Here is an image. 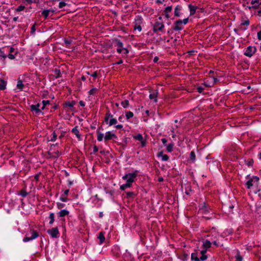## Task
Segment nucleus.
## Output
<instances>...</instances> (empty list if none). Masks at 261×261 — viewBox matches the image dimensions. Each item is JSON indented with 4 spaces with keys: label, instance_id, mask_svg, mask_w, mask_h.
I'll return each instance as SVG.
<instances>
[{
    "label": "nucleus",
    "instance_id": "nucleus-40",
    "mask_svg": "<svg viewBox=\"0 0 261 261\" xmlns=\"http://www.w3.org/2000/svg\"><path fill=\"white\" fill-rule=\"evenodd\" d=\"M74 103H75V102L72 101V102H66L65 105L66 106H67L70 108H72L73 107Z\"/></svg>",
    "mask_w": 261,
    "mask_h": 261
},
{
    "label": "nucleus",
    "instance_id": "nucleus-63",
    "mask_svg": "<svg viewBox=\"0 0 261 261\" xmlns=\"http://www.w3.org/2000/svg\"><path fill=\"white\" fill-rule=\"evenodd\" d=\"M98 150V147L96 146H94L93 147V151L97 152Z\"/></svg>",
    "mask_w": 261,
    "mask_h": 261
},
{
    "label": "nucleus",
    "instance_id": "nucleus-54",
    "mask_svg": "<svg viewBox=\"0 0 261 261\" xmlns=\"http://www.w3.org/2000/svg\"><path fill=\"white\" fill-rule=\"evenodd\" d=\"M253 163V160H249V161L247 162V165H248V166H252Z\"/></svg>",
    "mask_w": 261,
    "mask_h": 261
},
{
    "label": "nucleus",
    "instance_id": "nucleus-3",
    "mask_svg": "<svg viewBox=\"0 0 261 261\" xmlns=\"http://www.w3.org/2000/svg\"><path fill=\"white\" fill-rule=\"evenodd\" d=\"M248 180L246 183V186L248 189H250L252 186L257 187L259 185V178L257 176H247Z\"/></svg>",
    "mask_w": 261,
    "mask_h": 261
},
{
    "label": "nucleus",
    "instance_id": "nucleus-13",
    "mask_svg": "<svg viewBox=\"0 0 261 261\" xmlns=\"http://www.w3.org/2000/svg\"><path fill=\"white\" fill-rule=\"evenodd\" d=\"M116 45L117 46V51L118 53L121 54L122 53L123 44V43L119 40H116Z\"/></svg>",
    "mask_w": 261,
    "mask_h": 261
},
{
    "label": "nucleus",
    "instance_id": "nucleus-11",
    "mask_svg": "<svg viewBox=\"0 0 261 261\" xmlns=\"http://www.w3.org/2000/svg\"><path fill=\"white\" fill-rule=\"evenodd\" d=\"M134 139L141 142V146L145 147L146 145V140L143 139V137L141 134H138L133 137Z\"/></svg>",
    "mask_w": 261,
    "mask_h": 261
},
{
    "label": "nucleus",
    "instance_id": "nucleus-53",
    "mask_svg": "<svg viewBox=\"0 0 261 261\" xmlns=\"http://www.w3.org/2000/svg\"><path fill=\"white\" fill-rule=\"evenodd\" d=\"M134 195V192H128L126 193V195L127 197H130Z\"/></svg>",
    "mask_w": 261,
    "mask_h": 261
},
{
    "label": "nucleus",
    "instance_id": "nucleus-33",
    "mask_svg": "<svg viewBox=\"0 0 261 261\" xmlns=\"http://www.w3.org/2000/svg\"><path fill=\"white\" fill-rule=\"evenodd\" d=\"M98 91V89L96 88H92L89 91V95H95Z\"/></svg>",
    "mask_w": 261,
    "mask_h": 261
},
{
    "label": "nucleus",
    "instance_id": "nucleus-32",
    "mask_svg": "<svg viewBox=\"0 0 261 261\" xmlns=\"http://www.w3.org/2000/svg\"><path fill=\"white\" fill-rule=\"evenodd\" d=\"M97 140L98 141H102L103 138V134L100 132L99 131H97Z\"/></svg>",
    "mask_w": 261,
    "mask_h": 261
},
{
    "label": "nucleus",
    "instance_id": "nucleus-28",
    "mask_svg": "<svg viewBox=\"0 0 261 261\" xmlns=\"http://www.w3.org/2000/svg\"><path fill=\"white\" fill-rule=\"evenodd\" d=\"M24 87V85L22 83V81L18 80L17 83V88L20 90H22Z\"/></svg>",
    "mask_w": 261,
    "mask_h": 261
},
{
    "label": "nucleus",
    "instance_id": "nucleus-62",
    "mask_svg": "<svg viewBox=\"0 0 261 261\" xmlns=\"http://www.w3.org/2000/svg\"><path fill=\"white\" fill-rule=\"evenodd\" d=\"M257 38L259 40H261V32H258L257 33Z\"/></svg>",
    "mask_w": 261,
    "mask_h": 261
},
{
    "label": "nucleus",
    "instance_id": "nucleus-38",
    "mask_svg": "<svg viewBox=\"0 0 261 261\" xmlns=\"http://www.w3.org/2000/svg\"><path fill=\"white\" fill-rule=\"evenodd\" d=\"M173 144H169L167 145V150L169 152H172L173 150Z\"/></svg>",
    "mask_w": 261,
    "mask_h": 261
},
{
    "label": "nucleus",
    "instance_id": "nucleus-64",
    "mask_svg": "<svg viewBox=\"0 0 261 261\" xmlns=\"http://www.w3.org/2000/svg\"><path fill=\"white\" fill-rule=\"evenodd\" d=\"M123 115H121L118 118V120L119 121H120V122H123Z\"/></svg>",
    "mask_w": 261,
    "mask_h": 261
},
{
    "label": "nucleus",
    "instance_id": "nucleus-45",
    "mask_svg": "<svg viewBox=\"0 0 261 261\" xmlns=\"http://www.w3.org/2000/svg\"><path fill=\"white\" fill-rule=\"evenodd\" d=\"M66 5V4L65 2H61L59 3V8H62L63 7L65 6Z\"/></svg>",
    "mask_w": 261,
    "mask_h": 261
},
{
    "label": "nucleus",
    "instance_id": "nucleus-22",
    "mask_svg": "<svg viewBox=\"0 0 261 261\" xmlns=\"http://www.w3.org/2000/svg\"><path fill=\"white\" fill-rule=\"evenodd\" d=\"M188 7L190 9V15H194L196 11L197 7L195 6H193L192 5H189Z\"/></svg>",
    "mask_w": 261,
    "mask_h": 261
},
{
    "label": "nucleus",
    "instance_id": "nucleus-6",
    "mask_svg": "<svg viewBox=\"0 0 261 261\" xmlns=\"http://www.w3.org/2000/svg\"><path fill=\"white\" fill-rule=\"evenodd\" d=\"M206 250H201L200 251L201 256L198 257V252L192 253L191 254V259L195 261H204L207 258V256L205 254Z\"/></svg>",
    "mask_w": 261,
    "mask_h": 261
},
{
    "label": "nucleus",
    "instance_id": "nucleus-31",
    "mask_svg": "<svg viewBox=\"0 0 261 261\" xmlns=\"http://www.w3.org/2000/svg\"><path fill=\"white\" fill-rule=\"evenodd\" d=\"M129 101L127 99H125V100L121 101V106L124 108H126L127 107H128L129 106Z\"/></svg>",
    "mask_w": 261,
    "mask_h": 261
},
{
    "label": "nucleus",
    "instance_id": "nucleus-8",
    "mask_svg": "<svg viewBox=\"0 0 261 261\" xmlns=\"http://www.w3.org/2000/svg\"><path fill=\"white\" fill-rule=\"evenodd\" d=\"M47 233L53 238H58L60 236V232L58 227H54L48 229Z\"/></svg>",
    "mask_w": 261,
    "mask_h": 261
},
{
    "label": "nucleus",
    "instance_id": "nucleus-15",
    "mask_svg": "<svg viewBox=\"0 0 261 261\" xmlns=\"http://www.w3.org/2000/svg\"><path fill=\"white\" fill-rule=\"evenodd\" d=\"M202 244V246L204 248L203 250H206V252L207 251V249L210 248L211 246L212 243L210 241L208 240H206L205 241H203Z\"/></svg>",
    "mask_w": 261,
    "mask_h": 261
},
{
    "label": "nucleus",
    "instance_id": "nucleus-57",
    "mask_svg": "<svg viewBox=\"0 0 261 261\" xmlns=\"http://www.w3.org/2000/svg\"><path fill=\"white\" fill-rule=\"evenodd\" d=\"M8 58L11 60L14 59L15 58V56L12 54H9L8 55Z\"/></svg>",
    "mask_w": 261,
    "mask_h": 261
},
{
    "label": "nucleus",
    "instance_id": "nucleus-44",
    "mask_svg": "<svg viewBox=\"0 0 261 261\" xmlns=\"http://www.w3.org/2000/svg\"><path fill=\"white\" fill-rule=\"evenodd\" d=\"M236 260L237 261H242L243 257L240 254H237V255L236 256Z\"/></svg>",
    "mask_w": 261,
    "mask_h": 261
},
{
    "label": "nucleus",
    "instance_id": "nucleus-27",
    "mask_svg": "<svg viewBox=\"0 0 261 261\" xmlns=\"http://www.w3.org/2000/svg\"><path fill=\"white\" fill-rule=\"evenodd\" d=\"M49 218L50 219L49 224H53L55 221V214L53 213H50Z\"/></svg>",
    "mask_w": 261,
    "mask_h": 261
},
{
    "label": "nucleus",
    "instance_id": "nucleus-36",
    "mask_svg": "<svg viewBox=\"0 0 261 261\" xmlns=\"http://www.w3.org/2000/svg\"><path fill=\"white\" fill-rule=\"evenodd\" d=\"M42 103V107H41V110H44L47 105H48L50 104V101L48 100H43Z\"/></svg>",
    "mask_w": 261,
    "mask_h": 261
},
{
    "label": "nucleus",
    "instance_id": "nucleus-43",
    "mask_svg": "<svg viewBox=\"0 0 261 261\" xmlns=\"http://www.w3.org/2000/svg\"><path fill=\"white\" fill-rule=\"evenodd\" d=\"M40 175L41 173L39 172L34 176V179L36 180V181H39Z\"/></svg>",
    "mask_w": 261,
    "mask_h": 261
},
{
    "label": "nucleus",
    "instance_id": "nucleus-24",
    "mask_svg": "<svg viewBox=\"0 0 261 261\" xmlns=\"http://www.w3.org/2000/svg\"><path fill=\"white\" fill-rule=\"evenodd\" d=\"M50 12L54 13V11L51 10H45L42 11V15L44 17L45 19H46L47 17L49 16V13Z\"/></svg>",
    "mask_w": 261,
    "mask_h": 261
},
{
    "label": "nucleus",
    "instance_id": "nucleus-21",
    "mask_svg": "<svg viewBox=\"0 0 261 261\" xmlns=\"http://www.w3.org/2000/svg\"><path fill=\"white\" fill-rule=\"evenodd\" d=\"M181 10V7L179 5H177L174 9V15L176 17H179L180 16Z\"/></svg>",
    "mask_w": 261,
    "mask_h": 261
},
{
    "label": "nucleus",
    "instance_id": "nucleus-49",
    "mask_svg": "<svg viewBox=\"0 0 261 261\" xmlns=\"http://www.w3.org/2000/svg\"><path fill=\"white\" fill-rule=\"evenodd\" d=\"M35 26H36V23H34L32 25V28H31V33H34L35 32V31H36Z\"/></svg>",
    "mask_w": 261,
    "mask_h": 261
},
{
    "label": "nucleus",
    "instance_id": "nucleus-12",
    "mask_svg": "<svg viewBox=\"0 0 261 261\" xmlns=\"http://www.w3.org/2000/svg\"><path fill=\"white\" fill-rule=\"evenodd\" d=\"M117 137L116 135L114 133H112L111 132H107L106 133L104 139L105 141H108L111 140L113 138H116Z\"/></svg>",
    "mask_w": 261,
    "mask_h": 261
},
{
    "label": "nucleus",
    "instance_id": "nucleus-51",
    "mask_svg": "<svg viewBox=\"0 0 261 261\" xmlns=\"http://www.w3.org/2000/svg\"><path fill=\"white\" fill-rule=\"evenodd\" d=\"M91 75L93 77H97L98 76V73L97 71L94 72L92 74H91Z\"/></svg>",
    "mask_w": 261,
    "mask_h": 261
},
{
    "label": "nucleus",
    "instance_id": "nucleus-25",
    "mask_svg": "<svg viewBox=\"0 0 261 261\" xmlns=\"http://www.w3.org/2000/svg\"><path fill=\"white\" fill-rule=\"evenodd\" d=\"M54 72V76L55 77V78L57 79L61 76V72L60 70L58 68H55L53 70Z\"/></svg>",
    "mask_w": 261,
    "mask_h": 261
},
{
    "label": "nucleus",
    "instance_id": "nucleus-61",
    "mask_svg": "<svg viewBox=\"0 0 261 261\" xmlns=\"http://www.w3.org/2000/svg\"><path fill=\"white\" fill-rule=\"evenodd\" d=\"M73 181L68 180V185L69 187H71L73 185Z\"/></svg>",
    "mask_w": 261,
    "mask_h": 261
},
{
    "label": "nucleus",
    "instance_id": "nucleus-10",
    "mask_svg": "<svg viewBox=\"0 0 261 261\" xmlns=\"http://www.w3.org/2000/svg\"><path fill=\"white\" fill-rule=\"evenodd\" d=\"M256 48L255 46H249L247 47L244 55L248 57H251L256 52Z\"/></svg>",
    "mask_w": 261,
    "mask_h": 261
},
{
    "label": "nucleus",
    "instance_id": "nucleus-56",
    "mask_svg": "<svg viewBox=\"0 0 261 261\" xmlns=\"http://www.w3.org/2000/svg\"><path fill=\"white\" fill-rule=\"evenodd\" d=\"M69 192V189H67L64 191V193H63L65 196H68Z\"/></svg>",
    "mask_w": 261,
    "mask_h": 261
},
{
    "label": "nucleus",
    "instance_id": "nucleus-7",
    "mask_svg": "<svg viewBox=\"0 0 261 261\" xmlns=\"http://www.w3.org/2000/svg\"><path fill=\"white\" fill-rule=\"evenodd\" d=\"M40 105L37 103L35 105H32L30 106V109L32 112L36 116H39L40 115H43L44 113L42 112L41 108L40 109Z\"/></svg>",
    "mask_w": 261,
    "mask_h": 261
},
{
    "label": "nucleus",
    "instance_id": "nucleus-37",
    "mask_svg": "<svg viewBox=\"0 0 261 261\" xmlns=\"http://www.w3.org/2000/svg\"><path fill=\"white\" fill-rule=\"evenodd\" d=\"M190 158L193 162L195 161L196 159V155L195 152L193 151H192L190 152Z\"/></svg>",
    "mask_w": 261,
    "mask_h": 261
},
{
    "label": "nucleus",
    "instance_id": "nucleus-60",
    "mask_svg": "<svg viewBox=\"0 0 261 261\" xmlns=\"http://www.w3.org/2000/svg\"><path fill=\"white\" fill-rule=\"evenodd\" d=\"M162 143L164 144V145H166L167 142V140H166V139L165 138H162Z\"/></svg>",
    "mask_w": 261,
    "mask_h": 261
},
{
    "label": "nucleus",
    "instance_id": "nucleus-26",
    "mask_svg": "<svg viewBox=\"0 0 261 261\" xmlns=\"http://www.w3.org/2000/svg\"><path fill=\"white\" fill-rule=\"evenodd\" d=\"M158 156L162 157V160L163 161H167L169 159V156L167 154H164L162 152H160L158 154Z\"/></svg>",
    "mask_w": 261,
    "mask_h": 261
},
{
    "label": "nucleus",
    "instance_id": "nucleus-4",
    "mask_svg": "<svg viewBox=\"0 0 261 261\" xmlns=\"http://www.w3.org/2000/svg\"><path fill=\"white\" fill-rule=\"evenodd\" d=\"M189 18H185L183 20L179 19L174 22L172 29L174 31H178L184 29V25L188 23Z\"/></svg>",
    "mask_w": 261,
    "mask_h": 261
},
{
    "label": "nucleus",
    "instance_id": "nucleus-59",
    "mask_svg": "<svg viewBox=\"0 0 261 261\" xmlns=\"http://www.w3.org/2000/svg\"><path fill=\"white\" fill-rule=\"evenodd\" d=\"M79 103L80 105L82 107H84L85 106V103L84 101H82V100H81L80 102H79Z\"/></svg>",
    "mask_w": 261,
    "mask_h": 261
},
{
    "label": "nucleus",
    "instance_id": "nucleus-42",
    "mask_svg": "<svg viewBox=\"0 0 261 261\" xmlns=\"http://www.w3.org/2000/svg\"><path fill=\"white\" fill-rule=\"evenodd\" d=\"M57 206L58 209H62L65 206V204L60 202H57Z\"/></svg>",
    "mask_w": 261,
    "mask_h": 261
},
{
    "label": "nucleus",
    "instance_id": "nucleus-46",
    "mask_svg": "<svg viewBox=\"0 0 261 261\" xmlns=\"http://www.w3.org/2000/svg\"><path fill=\"white\" fill-rule=\"evenodd\" d=\"M60 200L62 202H67L68 201L69 199H68L67 197H60Z\"/></svg>",
    "mask_w": 261,
    "mask_h": 261
},
{
    "label": "nucleus",
    "instance_id": "nucleus-35",
    "mask_svg": "<svg viewBox=\"0 0 261 261\" xmlns=\"http://www.w3.org/2000/svg\"><path fill=\"white\" fill-rule=\"evenodd\" d=\"M18 194L21 195L22 197H25L28 193L25 190H21L19 191Z\"/></svg>",
    "mask_w": 261,
    "mask_h": 261
},
{
    "label": "nucleus",
    "instance_id": "nucleus-9",
    "mask_svg": "<svg viewBox=\"0 0 261 261\" xmlns=\"http://www.w3.org/2000/svg\"><path fill=\"white\" fill-rule=\"evenodd\" d=\"M31 236L29 237V234H27L23 238V241L24 242L33 240L37 238L39 236V234L36 230H32L31 231Z\"/></svg>",
    "mask_w": 261,
    "mask_h": 261
},
{
    "label": "nucleus",
    "instance_id": "nucleus-52",
    "mask_svg": "<svg viewBox=\"0 0 261 261\" xmlns=\"http://www.w3.org/2000/svg\"><path fill=\"white\" fill-rule=\"evenodd\" d=\"M128 52H129V51H128V50L127 48H124L123 49L122 53H123V54H124L125 55H127L128 53Z\"/></svg>",
    "mask_w": 261,
    "mask_h": 261
},
{
    "label": "nucleus",
    "instance_id": "nucleus-14",
    "mask_svg": "<svg viewBox=\"0 0 261 261\" xmlns=\"http://www.w3.org/2000/svg\"><path fill=\"white\" fill-rule=\"evenodd\" d=\"M149 97L150 99H152L154 100V102H156L158 101V92L153 91H150V94Z\"/></svg>",
    "mask_w": 261,
    "mask_h": 261
},
{
    "label": "nucleus",
    "instance_id": "nucleus-30",
    "mask_svg": "<svg viewBox=\"0 0 261 261\" xmlns=\"http://www.w3.org/2000/svg\"><path fill=\"white\" fill-rule=\"evenodd\" d=\"M251 4L253 5V7H256L257 6L261 5V0H252Z\"/></svg>",
    "mask_w": 261,
    "mask_h": 261
},
{
    "label": "nucleus",
    "instance_id": "nucleus-41",
    "mask_svg": "<svg viewBox=\"0 0 261 261\" xmlns=\"http://www.w3.org/2000/svg\"><path fill=\"white\" fill-rule=\"evenodd\" d=\"M25 8V7L22 5H20L16 9V11L17 12H20L21 11H23Z\"/></svg>",
    "mask_w": 261,
    "mask_h": 261
},
{
    "label": "nucleus",
    "instance_id": "nucleus-48",
    "mask_svg": "<svg viewBox=\"0 0 261 261\" xmlns=\"http://www.w3.org/2000/svg\"><path fill=\"white\" fill-rule=\"evenodd\" d=\"M241 30H242V27H240L238 29H234V31L237 33L238 34H240L239 33V32L241 31Z\"/></svg>",
    "mask_w": 261,
    "mask_h": 261
},
{
    "label": "nucleus",
    "instance_id": "nucleus-16",
    "mask_svg": "<svg viewBox=\"0 0 261 261\" xmlns=\"http://www.w3.org/2000/svg\"><path fill=\"white\" fill-rule=\"evenodd\" d=\"M69 214V212L68 210L64 209V210H62L60 212H59L57 213V215L59 217L62 218L68 215Z\"/></svg>",
    "mask_w": 261,
    "mask_h": 261
},
{
    "label": "nucleus",
    "instance_id": "nucleus-2",
    "mask_svg": "<svg viewBox=\"0 0 261 261\" xmlns=\"http://www.w3.org/2000/svg\"><path fill=\"white\" fill-rule=\"evenodd\" d=\"M164 28L165 25L163 18L161 16H160L155 20L154 23L153 25V31L154 33H157L159 31L165 33Z\"/></svg>",
    "mask_w": 261,
    "mask_h": 261
},
{
    "label": "nucleus",
    "instance_id": "nucleus-55",
    "mask_svg": "<svg viewBox=\"0 0 261 261\" xmlns=\"http://www.w3.org/2000/svg\"><path fill=\"white\" fill-rule=\"evenodd\" d=\"M115 127L117 129H122L123 128V125L122 124H117L115 125Z\"/></svg>",
    "mask_w": 261,
    "mask_h": 261
},
{
    "label": "nucleus",
    "instance_id": "nucleus-39",
    "mask_svg": "<svg viewBox=\"0 0 261 261\" xmlns=\"http://www.w3.org/2000/svg\"><path fill=\"white\" fill-rule=\"evenodd\" d=\"M57 135L55 132H54L52 134V138L50 139V141L54 142L57 140Z\"/></svg>",
    "mask_w": 261,
    "mask_h": 261
},
{
    "label": "nucleus",
    "instance_id": "nucleus-34",
    "mask_svg": "<svg viewBox=\"0 0 261 261\" xmlns=\"http://www.w3.org/2000/svg\"><path fill=\"white\" fill-rule=\"evenodd\" d=\"M125 116L127 119H129L134 116V113L131 111L126 112L125 113Z\"/></svg>",
    "mask_w": 261,
    "mask_h": 261
},
{
    "label": "nucleus",
    "instance_id": "nucleus-20",
    "mask_svg": "<svg viewBox=\"0 0 261 261\" xmlns=\"http://www.w3.org/2000/svg\"><path fill=\"white\" fill-rule=\"evenodd\" d=\"M136 23L134 26V29L138 30L139 32L141 31L142 27L140 25V23L142 22V19L141 18H138V20H136Z\"/></svg>",
    "mask_w": 261,
    "mask_h": 261
},
{
    "label": "nucleus",
    "instance_id": "nucleus-47",
    "mask_svg": "<svg viewBox=\"0 0 261 261\" xmlns=\"http://www.w3.org/2000/svg\"><path fill=\"white\" fill-rule=\"evenodd\" d=\"M0 57H3L4 59H5L7 57L4 51L1 50V49H0Z\"/></svg>",
    "mask_w": 261,
    "mask_h": 261
},
{
    "label": "nucleus",
    "instance_id": "nucleus-29",
    "mask_svg": "<svg viewBox=\"0 0 261 261\" xmlns=\"http://www.w3.org/2000/svg\"><path fill=\"white\" fill-rule=\"evenodd\" d=\"M6 82L4 80H2L0 81V90H3L6 89Z\"/></svg>",
    "mask_w": 261,
    "mask_h": 261
},
{
    "label": "nucleus",
    "instance_id": "nucleus-1",
    "mask_svg": "<svg viewBox=\"0 0 261 261\" xmlns=\"http://www.w3.org/2000/svg\"><path fill=\"white\" fill-rule=\"evenodd\" d=\"M138 171L136 170L133 173L125 174L123 176L122 178L126 180V182L120 186V190L123 191L126 188H130L132 186V184L135 181L138 175Z\"/></svg>",
    "mask_w": 261,
    "mask_h": 261
},
{
    "label": "nucleus",
    "instance_id": "nucleus-17",
    "mask_svg": "<svg viewBox=\"0 0 261 261\" xmlns=\"http://www.w3.org/2000/svg\"><path fill=\"white\" fill-rule=\"evenodd\" d=\"M72 133H73L79 140H81V136L80 134V132L77 128V126H76L72 129Z\"/></svg>",
    "mask_w": 261,
    "mask_h": 261
},
{
    "label": "nucleus",
    "instance_id": "nucleus-50",
    "mask_svg": "<svg viewBox=\"0 0 261 261\" xmlns=\"http://www.w3.org/2000/svg\"><path fill=\"white\" fill-rule=\"evenodd\" d=\"M197 91L198 92L202 93L203 92V87H202L201 86H199L197 87Z\"/></svg>",
    "mask_w": 261,
    "mask_h": 261
},
{
    "label": "nucleus",
    "instance_id": "nucleus-23",
    "mask_svg": "<svg viewBox=\"0 0 261 261\" xmlns=\"http://www.w3.org/2000/svg\"><path fill=\"white\" fill-rule=\"evenodd\" d=\"M250 24V21L249 19H246L242 21L241 25H246V27L243 28L242 31H245L247 29L248 25Z\"/></svg>",
    "mask_w": 261,
    "mask_h": 261
},
{
    "label": "nucleus",
    "instance_id": "nucleus-58",
    "mask_svg": "<svg viewBox=\"0 0 261 261\" xmlns=\"http://www.w3.org/2000/svg\"><path fill=\"white\" fill-rule=\"evenodd\" d=\"M212 80H213V83L214 84H216L219 80L217 78L212 77Z\"/></svg>",
    "mask_w": 261,
    "mask_h": 261
},
{
    "label": "nucleus",
    "instance_id": "nucleus-18",
    "mask_svg": "<svg viewBox=\"0 0 261 261\" xmlns=\"http://www.w3.org/2000/svg\"><path fill=\"white\" fill-rule=\"evenodd\" d=\"M104 234L105 232L102 231H101L98 233L97 238L99 240V244L100 245L102 244L105 241V237Z\"/></svg>",
    "mask_w": 261,
    "mask_h": 261
},
{
    "label": "nucleus",
    "instance_id": "nucleus-19",
    "mask_svg": "<svg viewBox=\"0 0 261 261\" xmlns=\"http://www.w3.org/2000/svg\"><path fill=\"white\" fill-rule=\"evenodd\" d=\"M172 9V6H168L164 10L165 16L166 18H169L170 17V15L169 13L171 12Z\"/></svg>",
    "mask_w": 261,
    "mask_h": 261
},
{
    "label": "nucleus",
    "instance_id": "nucleus-5",
    "mask_svg": "<svg viewBox=\"0 0 261 261\" xmlns=\"http://www.w3.org/2000/svg\"><path fill=\"white\" fill-rule=\"evenodd\" d=\"M105 121L109 126L115 125L117 123V120L116 118H114L113 115L110 113V111H108L105 114Z\"/></svg>",
    "mask_w": 261,
    "mask_h": 261
}]
</instances>
